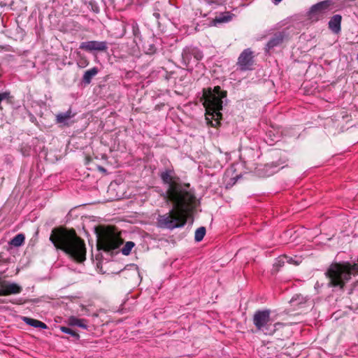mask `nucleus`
Wrapping results in <instances>:
<instances>
[{
  "label": "nucleus",
  "instance_id": "1",
  "mask_svg": "<svg viewBox=\"0 0 358 358\" xmlns=\"http://www.w3.org/2000/svg\"><path fill=\"white\" fill-rule=\"evenodd\" d=\"M161 177L168 185L164 198L173 204V208L169 213L157 217V226L169 229L182 227L196 208L197 200L188 189L189 185L185 186L173 180L171 171L162 173Z\"/></svg>",
  "mask_w": 358,
  "mask_h": 358
},
{
  "label": "nucleus",
  "instance_id": "19",
  "mask_svg": "<svg viewBox=\"0 0 358 358\" xmlns=\"http://www.w3.org/2000/svg\"><path fill=\"white\" fill-rule=\"evenodd\" d=\"M231 19V16L228 13H222L218 16H216L213 20V24L215 25L217 23H224L228 22Z\"/></svg>",
  "mask_w": 358,
  "mask_h": 358
},
{
  "label": "nucleus",
  "instance_id": "26",
  "mask_svg": "<svg viewBox=\"0 0 358 358\" xmlns=\"http://www.w3.org/2000/svg\"><path fill=\"white\" fill-rule=\"evenodd\" d=\"M288 259H290L289 261H286V262L288 264L299 265L301 262V257H298L296 256L294 258L292 257H288Z\"/></svg>",
  "mask_w": 358,
  "mask_h": 358
},
{
  "label": "nucleus",
  "instance_id": "18",
  "mask_svg": "<svg viewBox=\"0 0 358 358\" xmlns=\"http://www.w3.org/2000/svg\"><path fill=\"white\" fill-rule=\"evenodd\" d=\"M25 237L22 234H17L9 242L10 245L14 247H20L24 242Z\"/></svg>",
  "mask_w": 358,
  "mask_h": 358
},
{
  "label": "nucleus",
  "instance_id": "24",
  "mask_svg": "<svg viewBox=\"0 0 358 358\" xmlns=\"http://www.w3.org/2000/svg\"><path fill=\"white\" fill-rule=\"evenodd\" d=\"M290 259H288V256L284 255L278 257L276 262L274 264V266L280 267L282 266L286 262V261H289Z\"/></svg>",
  "mask_w": 358,
  "mask_h": 358
},
{
  "label": "nucleus",
  "instance_id": "6",
  "mask_svg": "<svg viewBox=\"0 0 358 358\" xmlns=\"http://www.w3.org/2000/svg\"><path fill=\"white\" fill-rule=\"evenodd\" d=\"M122 241L111 227H107L98 234L97 247L99 250L110 251L117 248Z\"/></svg>",
  "mask_w": 358,
  "mask_h": 358
},
{
  "label": "nucleus",
  "instance_id": "20",
  "mask_svg": "<svg viewBox=\"0 0 358 358\" xmlns=\"http://www.w3.org/2000/svg\"><path fill=\"white\" fill-rule=\"evenodd\" d=\"M24 321L32 327L45 328V324L41 321L29 317H24Z\"/></svg>",
  "mask_w": 358,
  "mask_h": 358
},
{
  "label": "nucleus",
  "instance_id": "22",
  "mask_svg": "<svg viewBox=\"0 0 358 358\" xmlns=\"http://www.w3.org/2000/svg\"><path fill=\"white\" fill-rule=\"evenodd\" d=\"M306 301V297H304L303 296H302L301 294H297L292 297V299L290 301V303L293 306H297V305L302 304V303H305Z\"/></svg>",
  "mask_w": 358,
  "mask_h": 358
},
{
  "label": "nucleus",
  "instance_id": "10",
  "mask_svg": "<svg viewBox=\"0 0 358 358\" xmlns=\"http://www.w3.org/2000/svg\"><path fill=\"white\" fill-rule=\"evenodd\" d=\"M252 52L250 49L245 50L239 56L238 64L241 70H248L252 65Z\"/></svg>",
  "mask_w": 358,
  "mask_h": 358
},
{
  "label": "nucleus",
  "instance_id": "28",
  "mask_svg": "<svg viewBox=\"0 0 358 358\" xmlns=\"http://www.w3.org/2000/svg\"><path fill=\"white\" fill-rule=\"evenodd\" d=\"M154 15H155V17L156 18H159V13H154Z\"/></svg>",
  "mask_w": 358,
  "mask_h": 358
},
{
  "label": "nucleus",
  "instance_id": "29",
  "mask_svg": "<svg viewBox=\"0 0 358 358\" xmlns=\"http://www.w3.org/2000/svg\"><path fill=\"white\" fill-rule=\"evenodd\" d=\"M282 0H273V2L277 4L278 3H280Z\"/></svg>",
  "mask_w": 358,
  "mask_h": 358
},
{
  "label": "nucleus",
  "instance_id": "15",
  "mask_svg": "<svg viewBox=\"0 0 358 358\" xmlns=\"http://www.w3.org/2000/svg\"><path fill=\"white\" fill-rule=\"evenodd\" d=\"M341 16L335 15L332 17L329 22V27L331 31L338 33L341 30Z\"/></svg>",
  "mask_w": 358,
  "mask_h": 358
},
{
  "label": "nucleus",
  "instance_id": "9",
  "mask_svg": "<svg viewBox=\"0 0 358 358\" xmlns=\"http://www.w3.org/2000/svg\"><path fill=\"white\" fill-rule=\"evenodd\" d=\"M108 48L106 41H90L83 42L80 45V49L86 51H106Z\"/></svg>",
  "mask_w": 358,
  "mask_h": 358
},
{
  "label": "nucleus",
  "instance_id": "2",
  "mask_svg": "<svg viewBox=\"0 0 358 358\" xmlns=\"http://www.w3.org/2000/svg\"><path fill=\"white\" fill-rule=\"evenodd\" d=\"M50 240L57 248L62 250L76 261L81 262L85 259V243L76 235L74 230L54 229Z\"/></svg>",
  "mask_w": 358,
  "mask_h": 358
},
{
  "label": "nucleus",
  "instance_id": "16",
  "mask_svg": "<svg viewBox=\"0 0 358 358\" xmlns=\"http://www.w3.org/2000/svg\"><path fill=\"white\" fill-rule=\"evenodd\" d=\"M87 321L84 319H79L75 316H71L68 318L67 323L71 326H78L84 329L87 328V325L86 324Z\"/></svg>",
  "mask_w": 358,
  "mask_h": 358
},
{
  "label": "nucleus",
  "instance_id": "30",
  "mask_svg": "<svg viewBox=\"0 0 358 358\" xmlns=\"http://www.w3.org/2000/svg\"><path fill=\"white\" fill-rule=\"evenodd\" d=\"M192 55H189V59H190V63L192 62Z\"/></svg>",
  "mask_w": 358,
  "mask_h": 358
},
{
  "label": "nucleus",
  "instance_id": "23",
  "mask_svg": "<svg viewBox=\"0 0 358 358\" xmlns=\"http://www.w3.org/2000/svg\"><path fill=\"white\" fill-rule=\"evenodd\" d=\"M135 244L132 241H128L125 243L124 247L122 249V252L124 255H128L131 252L132 248L134 247Z\"/></svg>",
  "mask_w": 358,
  "mask_h": 358
},
{
  "label": "nucleus",
  "instance_id": "3",
  "mask_svg": "<svg viewBox=\"0 0 358 358\" xmlns=\"http://www.w3.org/2000/svg\"><path fill=\"white\" fill-rule=\"evenodd\" d=\"M227 92L222 91L220 87H215L213 90L204 91L203 105L206 108V118L212 127H217L222 117L220 110L222 109V99L226 97Z\"/></svg>",
  "mask_w": 358,
  "mask_h": 358
},
{
  "label": "nucleus",
  "instance_id": "7",
  "mask_svg": "<svg viewBox=\"0 0 358 358\" xmlns=\"http://www.w3.org/2000/svg\"><path fill=\"white\" fill-rule=\"evenodd\" d=\"M331 1H324L313 6L309 11V18L317 21L323 18L330 10Z\"/></svg>",
  "mask_w": 358,
  "mask_h": 358
},
{
  "label": "nucleus",
  "instance_id": "31",
  "mask_svg": "<svg viewBox=\"0 0 358 358\" xmlns=\"http://www.w3.org/2000/svg\"><path fill=\"white\" fill-rule=\"evenodd\" d=\"M357 60H358V54H357Z\"/></svg>",
  "mask_w": 358,
  "mask_h": 358
},
{
  "label": "nucleus",
  "instance_id": "5",
  "mask_svg": "<svg viewBox=\"0 0 358 358\" xmlns=\"http://www.w3.org/2000/svg\"><path fill=\"white\" fill-rule=\"evenodd\" d=\"M270 310H257L253 316V324L257 330L266 335H273L280 327L284 326L283 323L276 322L272 324L273 320L270 317Z\"/></svg>",
  "mask_w": 358,
  "mask_h": 358
},
{
  "label": "nucleus",
  "instance_id": "4",
  "mask_svg": "<svg viewBox=\"0 0 358 358\" xmlns=\"http://www.w3.org/2000/svg\"><path fill=\"white\" fill-rule=\"evenodd\" d=\"M327 273L332 285L343 287L345 282L350 279L351 275L358 273V263L353 265L349 263L332 264Z\"/></svg>",
  "mask_w": 358,
  "mask_h": 358
},
{
  "label": "nucleus",
  "instance_id": "13",
  "mask_svg": "<svg viewBox=\"0 0 358 358\" xmlns=\"http://www.w3.org/2000/svg\"><path fill=\"white\" fill-rule=\"evenodd\" d=\"M349 299L351 302L350 308L357 310H358V282L354 285L352 289L349 293Z\"/></svg>",
  "mask_w": 358,
  "mask_h": 358
},
{
  "label": "nucleus",
  "instance_id": "14",
  "mask_svg": "<svg viewBox=\"0 0 358 358\" xmlns=\"http://www.w3.org/2000/svg\"><path fill=\"white\" fill-rule=\"evenodd\" d=\"M283 41V35L281 33L275 34L267 43L266 50L269 51L271 49L278 46Z\"/></svg>",
  "mask_w": 358,
  "mask_h": 358
},
{
  "label": "nucleus",
  "instance_id": "11",
  "mask_svg": "<svg viewBox=\"0 0 358 358\" xmlns=\"http://www.w3.org/2000/svg\"><path fill=\"white\" fill-rule=\"evenodd\" d=\"M192 55L194 59V62H198L203 58V54L199 50L196 48H185L182 52V57L183 62L187 66L190 64V59H189V55Z\"/></svg>",
  "mask_w": 358,
  "mask_h": 358
},
{
  "label": "nucleus",
  "instance_id": "17",
  "mask_svg": "<svg viewBox=\"0 0 358 358\" xmlns=\"http://www.w3.org/2000/svg\"><path fill=\"white\" fill-rule=\"evenodd\" d=\"M99 72L98 68L93 67L86 71L83 77V81L86 84H90L93 77H94Z\"/></svg>",
  "mask_w": 358,
  "mask_h": 358
},
{
  "label": "nucleus",
  "instance_id": "21",
  "mask_svg": "<svg viewBox=\"0 0 358 358\" xmlns=\"http://www.w3.org/2000/svg\"><path fill=\"white\" fill-rule=\"evenodd\" d=\"M206 234V228L201 227L198 228L195 231L194 239L196 242L201 241Z\"/></svg>",
  "mask_w": 358,
  "mask_h": 358
},
{
  "label": "nucleus",
  "instance_id": "12",
  "mask_svg": "<svg viewBox=\"0 0 358 358\" xmlns=\"http://www.w3.org/2000/svg\"><path fill=\"white\" fill-rule=\"evenodd\" d=\"M75 116V114L72 113L71 109H69L64 113H59L56 115V122L61 127L69 126L73 121L72 119Z\"/></svg>",
  "mask_w": 358,
  "mask_h": 358
},
{
  "label": "nucleus",
  "instance_id": "25",
  "mask_svg": "<svg viewBox=\"0 0 358 358\" xmlns=\"http://www.w3.org/2000/svg\"><path fill=\"white\" fill-rule=\"evenodd\" d=\"M60 329L61 331L64 333L68 334L76 338H79L78 334L69 327H62Z\"/></svg>",
  "mask_w": 358,
  "mask_h": 358
},
{
  "label": "nucleus",
  "instance_id": "8",
  "mask_svg": "<svg viewBox=\"0 0 358 358\" xmlns=\"http://www.w3.org/2000/svg\"><path fill=\"white\" fill-rule=\"evenodd\" d=\"M22 288L15 282L3 280L0 282V296L17 294L22 292Z\"/></svg>",
  "mask_w": 358,
  "mask_h": 358
},
{
  "label": "nucleus",
  "instance_id": "27",
  "mask_svg": "<svg viewBox=\"0 0 358 358\" xmlns=\"http://www.w3.org/2000/svg\"><path fill=\"white\" fill-rule=\"evenodd\" d=\"M10 93L9 92H3L1 94V101L4 99H7L9 98Z\"/></svg>",
  "mask_w": 358,
  "mask_h": 358
}]
</instances>
